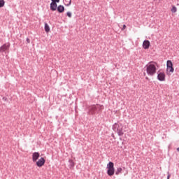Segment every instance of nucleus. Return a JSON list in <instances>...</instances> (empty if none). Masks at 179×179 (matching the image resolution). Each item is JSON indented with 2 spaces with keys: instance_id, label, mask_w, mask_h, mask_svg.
<instances>
[{
  "instance_id": "5701e85b",
  "label": "nucleus",
  "mask_w": 179,
  "mask_h": 179,
  "mask_svg": "<svg viewBox=\"0 0 179 179\" xmlns=\"http://www.w3.org/2000/svg\"><path fill=\"white\" fill-rule=\"evenodd\" d=\"M167 179H170V175L168 176Z\"/></svg>"
},
{
  "instance_id": "b1692460",
  "label": "nucleus",
  "mask_w": 179,
  "mask_h": 179,
  "mask_svg": "<svg viewBox=\"0 0 179 179\" xmlns=\"http://www.w3.org/2000/svg\"><path fill=\"white\" fill-rule=\"evenodd\" d=\"M178 152H179V148H177Z\"/></svg>"
},
{
  "instance_id": "a211bd4d",
  "label": "nucleus",
  "mask_w": 179,
  "mask_h": 179,
  "mask_svg": "<svg viewBox=\"0 0 179 179\" xmlns=\"http://www.w3.org/2000/svg\"><path fill=\"white\" fill-rule=\"evenodd\" d=\"M97 110V106H93L91 108V111H96Z\"/></svg>"
},
{
  "instance_id": "0eeeda50",
  "label": "nucleus",
  "mask_w": 179,
  "mask_h": 179,
  "mask_svg": "<svg viewBox=\"0 0 179 179\" xmlns=\"http://www.w3.org/2000/svg\"><path fill=\"white\" fill-rule=\"evenodd\" d=\"M157 79L160 82H164V80H166V74L163 72L158 73Z\"/></svg>"
},
{
  "instance_id": "f8f14e48",
  "label": "nucleus",
  "mask_w": 179,
  "mask_h": 179,
  "mask_svg": "<svg viewBox=\"0 0 179 179\" xmlns=\"http://www.w3.org/2000/svg\"><path fill=\"white\" fill-rule=\"evenodd\" d=\"M121 173H122V168H121V167L117 168V171H115L116 176H120V174H121Z\"/></svg>"
},
{
  "instance_id": "393cba45",
  "label": "nucleus",
  "mask_w": 179,
  "mask_h": 179,
  "mask_svg": "<svg viewBox=\"0 0 179 179\" xmlns=\"http://www.w3.org/2000/svg\"><path fill=\"white\" fill-rule=\"evenodd\" d=\"M69 5H71V1H70V3H69Z\"/></svg>"
},
{
  "instance_id": "1a4fd4ad",
  "label": "nucleus",
  "mask_w": 179,
  "mask_h": 179,
  "mask_svg": "<svg viewBox=\"0 0 179 179\" xmlns=\"http://www.w3.org/2000/svg\"><path fill=\"white\" fill-rule=\"evenodd\" d=\"M149 47H150V42L148 40L144 41L143 43L144 50H148Z\"/></svg>"
},
{
  "instance_id": "9b49d317",
  "label": "nucleus",
  "mask_w": 179,
  "mask_h": 179,
  "mask_svg": "<svg viewBox=\"0 0 179 179\" xmlns=\"http://www.w3.org/2000/svg\"><path fill=\"white\" fill-rule=\"evenodd\" d=\"M57 10H58V12H59V13H62V12H64L65 10V7H64V6L59 5L57 7Z\"/></svg>"
},
{
  "instance_id": "4468645a",
  "label": "nucleus",
  "mask_w": 179,
  "mask_h": 179,
  "mask_svg": "<svg viewBox=\"0 0 179 179\" xmlns=\"http://www.w3.org/2000/svg\"><path fill=\"white\" fill-rule=\"evenodd\" d=\"M45 31H46V33H49L50 31V26L47 23H45Z\"/></svg>"
},
{
  "instance_id": "39448f33",
  "label": "nucleus",
  "mask_w": 179,
  "mask_h": 179,
  "mask_svg": "<svg viewBox=\"0 0 179 179\" xmlns=\"http://www.w3.org/2000/svg\"><path fill=\"white\" fill-rule=\"evenodd\" d=\"M9 47H10V43H6L3 44L0 47V52H5V51H8V50H9Z\"/></svg>"
},
{
  "instance_id": "412c9836",
  "label": "nucleus",
  "mask_w": 179,
  "mask_h": 179,
  "mask_svg": "<svg viewBox=\"0 0 179 179\" xmlns=\"http://www.w3.org/2000/svg\"><path fill=\"white\" fill-rule=\"evenodd\" d=\"M27 42L28 43H30V39H29V38H27Z\"/></svg>"
},
{
  "instance_id": "7ed1b4c3",
  "label": "nucleus",
  "mask_w": 179,
  "mask_h": 179,
  "mask_svg": "<svg viewBox=\"0 0 179 179\" xmlns=\"http://www.w3.org/2000/svg\"><path fill=\"white\" fill-rule=\"evenodd\" d=\"M113 129L115 132H117L119 136H122V135H124L122 124H115L113 127Z\"/></svg>"
},
{
  "instance_id": "6e6552de",
  "label": "nucleus",
  "mask_w": 179,
  "mask_h": 179,
  "mask_svg": "<svg viewBox=\"0 0 179 179\" xmlns=\"http://www.w3.org/2000/svg\"><path fill=\"white\" fill-rule=\"evenodd\" d=\"M38 157H40V153L34 152L32 154V162H34V163H36V162H37V160H38Z\"/></svg>"
},
{
  "instance_id": "f257e3e1",
  "label": "nucleus",
  "mask_w": 179,
  "mask_h": 179,
  "mask_svg": "<svg viewBox=\"0 0 179 179\" xmlns=\"http://www.w3.org/2000/svg\"><path fill=\"white\" fill-rule=\"evenodd\" d=\"M157 62H150L145 66V71L148 76H154V75H156V72L157 71Z\"/></svg>"
},
{
  "instance_id": "f3484780",
  "label": "nucleus",
  "mask_w": 179,
  "mask_h": 179,
  "mask_svg": "<svg viewBox=\"0 0 179 179\" xmlns=\"http://www.w3.org/2000/svg\"><path fill=\"white\" fill-rule=\"evenodd\" d=\"M96 107H97V110H99V111L101 110H103V108H104V107L102 105H97Z\"/></svg>"
},
{
  "instance_id": "9d476101",
  "label": "nucleus",
  "mask_w": 179,
  "mask_h": 179,
  "mask_svg": "<svg viewBox=\"0 0 179 179\" xmlns=\"http://www.w3.org/2000/svg\"><path fill=\"white\" fill-rule=\"evenodd\" d=\"M174 72L173 67H166V73L167 75H171Z\"/></svg>"
},
{
  "instance_id": "aec40b11",
  "label": "nucleus",
  "mask_w": 179,
  "mask_h": 179,
  "mask_svg": "<svg viewBox=\"0 0 179 179\" xmlns=\"http://www.w3.org/2000/svg\"><path fill=\"white\" fill-rule=\"evenodd\" d=\"M125 29H127V25L124 24L123 27L122 28V31L125 30Z\"/></svg>"
},
{
  "instance_id": "dca6fc26",
  "label": "nucleus",
  "mask_w": 179,
  "mask_h": 179,
  "mask_svg": "<svg viewBox=\"0 0 179 179\" xmlns=\"http://www.w3.org/2000/svg\"><path fill=\"white\" fill-rule=\"evenodd\" d=\"M3 6H5V1L0 0V8H3Z\"/></svg>"
},
{
  "instance_id": "2eb2a0df",
  "label": "nucleus",
  "mask_w": 179,
  "mask_h": 179,
  "mask_svg": "<svg viewBox=\"0 0 179 179\" xmlns=\"http://www.w3.org/2000/svg\"><path fill=\"white\" fill-rule=\"evenodd\" d=\"M171 10L172 13H176L177 12V7H176L175 6H173Z\"/></svg>"
},
{
  "instance_id": "6ab92c4d",
  "label": "nucleus",
  "mask_w": 179,
  "mask_h": 179,
  "mask_svg": "<svg viewBox=\"0 0 179 179\" xmlns=\"http://www.w3.org/2000/svg\"><path fill=\"white\" fill-rule=\"evenodd\" d=\"M66 15H67L68 17H72V13H71V12H67V13H66Z\"/></svg>"
},
{
  "instance_id": "20e7f679",
  "label": "nucleus",
  "mask_w": 179,
  "mask_h": 179,
  "mask_svg": "<svg viewBox=\"0 0 179 179\" xmlns=\"http://www.w3.org/2000/svg\"><path fill=\"white\" fill-rule=\"evenodd\" d=\"M36 164L38 167H43L45 164V159L44 157H41L38 161L36 160Z\"/></svg>"
},
{
  "instance_id": "4be33fe9",
  "label": "nucleus",
  "mask_w": 179,
  "mask_h": 179,
  "mask_svg": "<svg viewBox=\"0 0 179 179\" xmlns=\"http://www.w3.org/2000/svg\"><path fill=\"white\" fill-rule=\"evenodd\" d=\"M127 174H128V171H126V173L124 174V176H127Z\"/></svg>"
},
{
  "instance_id": "f03ea898",
  "label": "nucleus",
  "mask_w": 179,
  "mask_h": 179,
  "mask_svg": "<svg viewBox=\"0 0 179 179\" xmlns=\"http://www.w3.org/2000/svg\"><path fill=\"white\" fill-rule=\"evenodd\" d=\"M107 169V174L109 176V177H113L115 173V168H114V163L110 162L108 164H107L106 166Z\"/></svg>"
},
{
  "instance_id": "ddd939ff",
  "label": "nucleus",
  "mask_w": 179,
  "mask_h": 179,
  "mask_svg": "<svg viewBox=\"0 0 179 179\" xmlns=\"http://www.w3.org/2000/svg\"><path fill=\"white\" fill-rule=\"evenodd\" d=\"M170 67H173V62H171V60H168L166 62V68H170Z\"/></svg>"
},
{
  "instance_id": "423d86ee",
  "label": "nucleus",
  "mask_w": 179,
  "mask_h": 179,
  "mask_svg": "<svg viewBox=\"0 0 179 179\" xmlns=\"http://www.w3.org/2000/svg\"><path fill=\"white\" fill-rule=\"evenodd\" d=\"M52 3H50V9L51 10H57V2H59V0H51Z\"/></svg>"
}]
</instances>
